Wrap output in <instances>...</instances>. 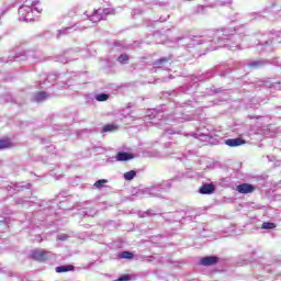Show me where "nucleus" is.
Wrapping results in <instances>:
<instances>
[{
	"instance_id": "f257e3e1",
	"label": "nucleus",
	"mask_w": 281,
	"mask_h": 281,
	"mask_svg": "<svg viewBox=\"0 0 281 281\" xmlns=\"http://www.w3.org/2000/svg\"><path fill=\"white\" fill-rule=\"evenodd\" d=\"M245 36H249V32L245 30V26L237 29L223 27L210 33L209 43L213 42L218 47H225L226 49L236 52V49H240V43H243Z\"/></svg>"
},
{
	"instance_id": "f03ea898",
	"label": "nucleus",
	"mask_w": 281,
	"mask_h": 281,
	"mask_svg": "<svg viewBox=\"0 0 281 281\" xmlns=\"http://www.w3.org/2000/svg\"><path fill=\"white\" fill-rule=\"evenodd\" d=\"M164 111H166V105L162 104L151 111V114L149 115L151 121V124H156L159 126L162 131H165L164 135H177V130L172 127L166 126V122H172L175 120H179V116L177 114H171L167 117V120H164ZM161 117V119H159Z\"/></svg>"
},
{
	"instance_id": "7ed1b4c3",
	"label": "nucleus",
	"mask_w": 281,
	"mask_h": 281,
	"mask_svg": "<svg viewBox=\"0 0 281 281\" xmlns=\"http://www.w3.org/2000/svg\"><path fill=\"white\" fill-rule=\"evenodd\" d=\"M170 188H172V181L166 180L160 183H154L150 187L139 189L136 192V196L140 199L142 196H157L158 199H160L161 194H164V192H168Z\"/></svg>"
},
{
	"instance_id": "20e7f679",
	"label": "nucleus",
	"mask_w": 281,
	"mask_h": 281,
	"mask_svg": "<svg viewBox=\"0 0 281 281\" xmlns=\"http://www.w3.org/2000/svg\"><path fill=\"white\" fill-rule=\"evenodd\" d=\"M40 3L41 2L38 0H35L32 3L25 0L18 11L19 21H22L23 23H31V21H34V12H37L38 14L43 12V9L38 7Z\"/></svg>"
},
{
	"instance_id": "39448f33",
	"label": "nucleus",
	"mask_w": 281,
	"mask_h": 281,
	"mask_svg": "<svg viewBox=\"0 0 281 281\" xmlns=\"http://www.w3.org/2000/svg\"><path fill=\"white\" fill-rule=\"evenodd\" d=\"M41 53H34V52H24L23 54L15 55V56H9L8 59L0 57V63H19V60H27V58H34V60L42 61L43 59L40 58Z\"/></svg>"
},
{
	"instance_id": "423d86ee",
	"label": "nucleus",
	"mask_w": 281,
	"mask_h": 281,
	"mask_svg": "<svg viewBox=\"0 0 281 281\" xmlns=\"http://www.w3.org/2000/svg\"><path fill=\"white\" fill-rule=\"evenodd\" d=\"M56 80H65V75H57L56 72H50L47 77H43L38 85L41 89H49V87L54 86Z\"/></svg>"
},
{
	"instance_id": "0eeeda50",
	"label": "nucleus",
	"mask_w": 281,
	"mask_h": 281,
	"mask_svg": "<svg viewBox=\"0 0 281 281\" xmlns=\"http://www.w3.org/2000/svg\"><path fill=\"white\" fill-rule=\"evenodd\" d=\"M83 14L91 21L92 23H99V21H104L109 14H111V9H98L94 10L93 14H89V12H83Z\"/></svg>"
},
{
	"instance_id": "6e6552de",
	"label": "nucleus",
	"mask_w": 281,
	"mask_h": 281,
	"mask_svg": "<svg viewBox=\"0 0 281 281\" xmlns=\"http://www.w3.org/2000/svg\"><path fill=\"white\" fill-rule=\"evenodd\" d=\"M52 252L43 249H34L31 252L33 260H37L38 262H45V260H49V256Z\"/></svg>"
},
{
	"instance_id": "1a4fd4ad",
	"label": "nucleus",
	"mask_w": 281,
	"mask_h": 281,
	"mask_svg": "<svg viewBox=\"0 0 281 281\" xmlns=\"http://www.w3.org/2000/svg\"><path fill=\"white\" fill-rule=\"evenodd\" d=\"M170 60H172L171 56L161 57L158 60L153 63V71H157V69H168L170 67Z\"/></svg>"
},
{
	"instance_id": "9d476101",
	"label": "nucleus",
	"mask_w": 281,
	"mask_h": 281,
	"mask_svg": "<svg viewBox=\"0 0 281 281\" xmlns=\"http://www.w3.org/2000/svg\"><path fill=\"white\" fill-rule=\"evenodd\" d=\"M76 52L74 50H66L63 55L57 56L56 61L61 63L63 65H67V63L71 60H76Z\"/></svg>"
},
{
	"instance_id": "9b49d317",
	"label": "nucleus",
	"mask_w": 281,
	"mask_h": 281,
	"mask_svg": "<svg viewBox=\"0 0 281 281\" xmlns=\"http://www.w3.org/2000/svg\"><path fill=\"white\" fill-rule=\"evenodd\" d=\"M30 188H32L31 183H27V184H23V182L10 183L7 187V192H9V194H14V192H19V190H23V189L30 190Z\"/></svg>"
},
{
	"instance_id": "f8f14e48",
	"label": "nucleus",
	"mask_w": 281,
	"mask_h": 281,
	"mask_svg": "<svg viewBox=\"0 0 281 281\" xmlns=\"http://www.w3.org/2000/svg\"><path fill=\"white\" fill-rule=\"evenodd\" d=\"M173 42L180 47H190V33H182L180 36L173 38Z\"/></svg>"
},
{
	"instance_id": "ddd939ff",
	"label": "nucleus",
	"mask_w": 281,
	"mask_h": 281,
	"mask_svg": "<svg viewBox=\"0 0 281 281\" xmlns=\"http://www.w3.org/2000/svg\"><path fill=\"white\" fill-rule=\"evenodd\" d=\"M199 194H205V195H210V194H214V192H216V186L214 183H202V186L199 188Z\"/></svg>"
},
{
	"instance_id": "4468645a",
	"label": "nucleus",
	"mask_w": 281,
	"mask_h": 281,
	"mask_svg": "<svg viewBox=\"0 0 281 281\" xmlns=\"http://www.w3.org/2000/svg\"><path fill=\"white\" fill-rule=\"evenodd\" d=\"M236 192L239 194H251L256 192V186L249 183H241L236 187Z\"/></svg>"
},
{
	"instance_id": "2eb2a0df",
	"label": "nucleus",
	"mask_w": 281,
	"mask_h": 281,
	"mask_svg": "<svg viewBox=\"0 0 281 281\" xmlns=\"http://www.w3.org/2000/svg\"><path fill=\"white\" fill-rule=\"evenodd\" d=\"M221 258L217 256H206L200 260V265L202 267H214V265H218Z\"/></svg>"
},
{
	"instance_id": "dca6fc26",
	"label": "nucleus",
	"mask_w": 281,
	"mask_h": 281,
	"mask_svg": "<svg viewBox=\"0 0 281 281\" xmlns=\"http://www.w3.org/2000/svg\"><path fill=\"white\" fill-rule=\"evenodd\" d=\"M115 159L116 161H131V159H135V155L126 151H119Z\"/></svg>"
},
{
	"instance_id": "f3484780",
	"label": "nucleus",
	"mask_w": 281,
	"mask_h": 281,
	"mask_svg": "<svg viewBox=\"0 0 281 281\" xmlns=\"http://www.w3.org/2000/svg\"><path fill=\"white\" fill-rule=\"evenodd\" d=\"M205 43V38L202 36H192L190 35L189 48L196 47V45H203Z\"/></svg>"
},
{
	"instance_id": "a211bd4d",
	"label": "nucleus",
	"mask_w": 281,
	"mask_h": 281,
	"mask_svg": "<svg viewBox=\"0 0 281 281\" xmlns=\"http://www.w3.org/2000/svg\"><path fill=\"white\" fill-rule=\"evenodd\" d=\"M226 146H229L231 148H236V146H243L245 144V140L240 137L237 138H228L225 140Z\"/></svg>"
},
{
	"instance_id": "6ab92c4d",
	"label": "nucleus",
	"mask_w": 281,
	"mask_h": 281,
	"mask_svg": "<svg viewBox=\"0 0 281 281\" xmlns=\"http://www.w3.org/2000/svg\"><path fill=\"white\" fill-rule=\"evenodd\" d=\"M19 3H25V0H10L8 8L1 11V16H4L8 12H10V10H12V8H15V5H19Z\"/></svg>"
},
{
	"instance_id": "aec40b11",
	"label": "nucleus",
	"mask_w": 281,
	"mask_h": 281,
	"mask_svg": "<svg viewBox=\"0 0 281 281\" xmlns=\"http://www.w3.org/2000/svg\"><path fill=\"white\" fill-rule=\"evenodd\" d=\"M48 98L49 94L45 91L36 92L32 98V102H45Z\"/></svg>"
},
{
	"instance_id": "412c9836",
	"label": "nucleus",
	"mask_w": 281,
	"mask_h": 281,
	"mask_svg": "<svg viewBox=\"0 0 281 281\" xmlns=\"http://www.w3.org/2000/svg\"><path fill=\"white\" fill-rule=\"evenodd\" d=\"M265 65H269V61H267V60H252V61L247 63V66L250 67V69H260V67H265Z\"/></svg>"
},
{
	"instance_id": "4be33fe9",
	"label": "nucleus",
	"mask_w": 281,
	"mask_h": 281,
	"mask_svg": "<svg viewBox=\"0 0 281 281\" xmlns=\"http://www.w3.org/2000/svg\"><path fill=\"white\" fill-rule=\"evenodd\" d=\"M71 30L82 31V30H85V27L80 29V27H78V25L75 24L74 26H68V27L61 29V30L58 31L57 38H60V36H65L67 34H69V32H71Z\"/></svg>"
},
{
	"instance_id": "5701e85b",
	"label": "nucleus",
	"mask_w": 281,
	"mask_h": 281,
	"mask_svg": "<svg viewBox=\"0 0 281 281\" xmlns=\"http://www.w3.org/2000/svg\"><path fill=\"white\" fill-rule=\"evenodd\" d=\"M273 45L272 41H266L265 43H259L257 47L260 49V52H273Z\"/></svg>"
},
{
	"instance_id": "b1692460",
	"label": "nucleus",
	"mask_w": 281,
	"mask_h": 281,
	"mask_svg": "<svg viewBox=\"0 0 281 281\" xmlns=\"http://www.w3.org/2000/svg\"><path fill=\"white\" fill-rule=\"evenodd\" d=\"M76 267L72 265H64V266H58L55 268L56 273H68V271H74Z\"/></svg>"
},
{
	"instance_id": "393cba45",
	"label": "nucleus",
	"mask_w": 281,
	"mask_h": 281,
	"mask_svg": "<svg viewBox=\"0 0 281 281\" xmlns=\"http://www.w3.org/2000/svg\"><path fill=\"white\" fill-rule=\"evenodd\" d=\"M196 220V212L191 211L186 213V216L182 217V223H192V221Z\"/></svg>"
},
{
	"instance_id": "a878e982",
	"label": "nucleus",
	"mask_w": 281,
	"mask_h": 281,
	"mask_svg": "<svg viewBox=\"0 0 281 281\" xmlns=\"http://www.w3.org/2000/svg\"><path fill=\"white\" fill-rule=\"evenodd\" d=\"M117 125L111 123L106 124L102 127L101 133H114V131H117Z\"/></svg>"
},
{
	"instance_id": "bb28decb",
	"label": "nucleus",
	"mask_w": 281,
	"mask_h": 281,
	"mask_svg": "<svg viewBox=\"0 0 281 281\" xmlns=\"http://www.w3.org/2000/svg\"><path fill=\"white\" fill-rule=\"evenodd\" d=\"M134 256L135 255L128 250H124L119 254V258H121L122 260H132Z\"/></svg>"
},
{
	"instance_id": "cd10ccee",
	"label": "nucleus",
	"mask_w": 281,
	"mask_h": 281,
	"mask_svg": "<svg viewBox=\"0 0 281 281\" xmlns=\"http://www.w3.org/2000/svg\"><path fill=\"white\" fill-rule=\"evenodd\" d=\"M125 181H133L137 177V171L130 170L123 175Z\"/></svg>"
},
{
	"instance_id": "c85d7f7f",
	"label": "nucleus",
	"mask_w": 281,
	"mask_h": 281,
	"mask_svg": "<svg viewBox=\"0 0 281 281\" xmlns=\"http://www.w3.org/2000/svg\"><path fill=\"white\" fill-rule=\"evenodd\" d=\"M15 203H16V205H23V206H25V205H32V201L29 200L27 198H18V199L15 200Z\"/></svg>"
},
{
	"instance_id": "c756f323",
	"label": "nucleus",
	"mask_w": 281,
	"mask_h": 281,
	"mask_svg": "<svg viewBox=\"0 0 281 281\" xmlns=\"http://www.w3.org/2000/svg\"><path fill=\"white\" fill-rule=\"evenodd\" d=\"M261 229H276V223L273 222H263Z\"/></svg>"
},
{
	"instance_id": "7c9ffc66",
	"label": "nucleus",
	"mask_w": 281,
	"mask_h": 281,
	"mask_svg": "<svg viewBox=\"0 0 281 281\" xmlns=\"http://www.w3.org/2000/svg\"><path fill=\"white\" fill-rule=\"evenodd\" d=\"M97 102H106L109 100V94L106 93H99L95 95Z\"/></svg>"
},
{
	"instance_id": "2f4dec72",
	"label": "nucleus",
	"mask_w": 281,
	"mask_h": 281,
	"mask_svg": "<svg viewBox=\"0 0 281 281\" xmlns=\"http://www.w3.org/2000/svg\"><path fill=\"white\" fill-rule=\"evenodd\" d=\"M117 60L121 65H128V55L122 54L117 57Z\"/></svg>"
},
{
	"instance_id": "473e14b6",
	"label": "nucleus",
	"mask_w": 281,
	"mask_h": 281,
	"mask_svg": "<svg viewBox=\"0 0 281 281\" xmlns=\"http://www.w3.org/2000/svg\"><path fill=\"white\" fill-rule=\"evenodd\" d=\"M10 140L0 139V150H5V148H10Z\"/></svg>"
},
{
	"instance_id": "72a5a7b5",
	"label": "nucleus",
	"mask_w": 281,
	"mask_h": 281,
	"mask_svg": "<svg viewBox=\"0 0 281 281\" xmlns=\"http://www.w3.org/2000/svg\"><path fill=\"white\" fill-rule=\"evenodd\" d=\"M104 183H109V180L106 179H100L98 181L94 182V188L100 189V188H104Z\"/></svg>"
},
{
	"instance_id": "f704fd0d",
	"label": "nucleus",
	"mask_w": 281,
	"mask_h": 281,
	"mask_svg": "<svg viewBox=\"0 0 281 281\" xmlns=\"http://www.w3.org/2000/svg\"><path fill=\"white\" fill-rule=\"evenodd\" d=\"M85 216H95L98 214V210L95 209H86L83 211Z\"/></svg>"
},
{
	"instance_id": "c9c22d12",
	"label": "nucleus",
	"mask_w": 281,
	"mask_h": 281,
	"mask_svg": "<svg viewBox=\"0 0 281 281\" xmlns=\"http://www.w3.org/2000/svg\"><path fill=\"white\" fill-rule=\"evenodd\" d=\"M8 224H5V216H0V232H5Z\"/></svg>"
},
{
	"instance_id": "e433bc0d",
	"label": "nucleus",
	"mask_w": 281,
	"mask_h": 281,
	"mask_svg": "<svg viewBox=\"0 0 281 281\" xmlns=\"http://www.w3.org/2000/svg\"><path fill=\"white\" fill-rule=\"evenodd\" d=\"M210 78H214V72H212V70L203 74L202 77H200V80H210Z\"/></svg>"
},
{
	"instance_id": "4c0bfd02",
	"label": "nucleus",
	"mask_w": 281,
	"mask_h": 281,
	"mask_svg": "<svg viewBox=\"0 0 281 281\" xmlns=\"http://www.w3.org/2000/svg\"><path fill=\"white\" fill-rule=\"evenodd\" d=\"M273 269H276V263H268L263 267V271L268 273H273Z\"/></svg>"
},
{
	"instance_id": "58836bf2",
	"label": "nucleus",
	"mask_w": 281,
	"mask_h": 281,
	"mask_svg": "<svg viewBox=\"0 0 281 281\" xmlns=\"http://www.w3.org/2000/svg\"><path fill=\"white\" fill-rule=\"evenodd\" d=\"M68 239H69V235H67V234L57 235V240L65 241V240H68Z\"/></svg>"
},
{
	"instance_id": "ea45409f",
	"label": "nucleus",
	"mask_w": 281,
	"mask_h": 281,
	"mask_svg": "<svg viewBox=\"0 0 281 281\" xmlns=\"http://www.w3.org/2000/svg\"><path fill=\"white\" fill-rule=\"evenodd\" d=\"M274 65V67H281V64L278 59H272L271 61H268V65Z\"/></svg>"
},
{
	"instance_id": "a19ab883",
	"label": "nucleus",
	"mask_w": 281,
	"mask_h": 281,
	"mask_svg": "<svg viewBox=\"0 0 281 281\" xmlns=\"http://www.w3.org/2000/svg\"><path fill=\"white\" fill-rule=\"evenodd\" d=\"M2 273H4L5 276L12 277V270L8 269V268H2L1 269Z\"/></svg>"
},
{
	"instance_id": "79ce46f5",
	"label": "nucleus",
	"mask_w": 281,
	"mask_h": 281,
	"mask_svg": "<svg viewBox=\"0 0 281 281\" xmlns=\"http://www.w3.org/2000/svg\"><path fill=\"white\" fill-rule=\"evenodd\" d=\"M154 215H155V213H153V211H146V212H144V213L140 215V217L144 218L145 216H154Z\"/></svg>"
},
{
	"instance_id": "37998d69",
	"label": "nucleus",
	"mask_w": 281,
	"mask_h": 281,
	"mask_svg": "<svg viewBox=\"0 0 281 281\" xmlns=\"http://www.w3.org/2000/svg\"><path fill=\"white\" fill-rule=\"evenodd\" d=\"M249 262L251 261L244 259L243 261H238L237 265H239V267H245V265H249Z\"/></svg>"
},
{
	"instance_id": "c03bdc74",
	"label": "nucleus",
	"mask_w": 281,
	"mask_h": 281,
	"mask_svg": "<svg viewBox=\"0 0 281 281\" xmlns=\"http://www.w3.org/2000/svg\"><path fill=\"white\" fill-rule=\"evenodd\" d=\"M12 213V210H10V207H4L2 210V214H5L7 216L10 215Z\"/></svg>"
},
{
	"instance_id": "a18cd8bd",
	"label": "nucleus",
	"mask_w": 281,
	"mask_h": 281,
	"mask_svg": "<svg viewBox=\"0 0 281 281\" xmlns=\"http://www.w3.org/2000/svg\"><path fill=\"white\" fill-rule=\"evenodd\" d=\"M248 16H250V19H258L260 18V13H250Z\"/></svg>"
},
{
	"instance_id": "49530a36",
	"label": "nucleus",
	"mask_w": 281,
	"mask_h": 281,
	"mask_svg": "<svg viewBox=\"0 0 281 281\" xmlns=\"http://www.w3.org/2000/svg\"><path fill=\"white\" fill-rule=\"evenodd\" d=\"M132 14L135 16V14H142V9H134Z\"/></svg>"
},
{
	"instance_id": "de8ad7c7",
	"label": "nucleus",
	"mask_w": 281,
	"mask_h": 281,
	"mask_svg": "<svg viewBox=\"0 0 281 281\" xmlns=\"http://www.w3.org/2000/svg\"><path fill=\"white\" fill-rule=\"evenodd\" d=\"M168 19H170V15H167L166 18L160 16L159 21L160 23H165V21H168Z\"/></svg>"
},
{
	"instance_id": "09e8293b",
	"label": "nucleus",
	"mask_w": 281,
	"mask_h": 281,
	"mask_svg": "<svg viewBox=\"0 0 281 281\" xmlns=\"http://www.w3.org/2000/svg\"><path fill=\"white\" fill-rule=\"evenodd\" d=\"M154 5H159V1L158 0H153L151 2Z\"/></svg>"
},
{
	"instance_id": "8fccbe9b",
	"label": "nucleus",
	"mask_w": 281,
	"mask_h": 281,
	"mask_svg": "<svg viewBox=\"0 0 281 281\" xmlns=\"http://www.w3.org/2000/svg\"><path fill=\"white\" fill-rule=\"evenodd\" d=\"M114 45H115V47H119L120 46V42H115Z\"/></svg>"
},
{
	"instance_id": "3c124183",
	"label": "nucleus",
	"mask_w": 281,
	"mask_h": 281,
	"mask_svg": "<svg viewBox=\"0 0 281 281\" xmlns=\"http://www.w3.org/2000/svg\"><path fill=\"white\" fill-rule=\"evenodd\" d=\"M42 144H47V139H42Z\"/></svg>"
},
{
	"instance_id": "603ef678",
	"label": "nucleus",
	"mask_w": 281,
	"mask_h": 281,
	"mask_svg": "<svg viewBox=\"0 0 281 281\" xmlns=\"http://www.w3.org/2000/svg\"><path fill=\"white\" fill-rule=\"evenodd\" d=\"M1 41H3V36H0V43H1Z\"/></svg>"
},
{
	"instance_id": "864d4df0",
	"label": "nucleus",
	"mask_w": 281,
	"mask_h": 281,
	"mask_svg": "<svg viewBox=\"0 0 281 281\" xmlns=\"http://www.w3.org/2000/svg\"><path fill=\"white\" fill-rule=\"evenodd\" d=\"M127 108L131 109V103H128Z\"/></svg>"
},
{
	"instance_id": "5fc2aeb1",
	"label": "nucleus",
	"mask_w": 281,
	"mask_h": 281,
	"mask_svg": "<svg viewBox=\"0 0 281 281\" xmlns=\"http://www.w3.org/2000/svg\"><path fill=\"white\" fill-rule=\"evenodd\" d=\"M87 203H89V202H83V205H87Z\"/></svg>"
},
{
	"instance_id": "6e6d98bb",
	"label": "nucleus",
	"mask_w": 281,
	"mask_h": 281,
	"mask_svg": "<svg viewBox=\"0 0 281 281\" xmlns=\"http://www.w3.org/2000/svg\"><path fill=\"white\" fill-rule=\"evenodd\" d=\"M145 1V3H150V2H148V1H146V0H144Z\"/></svg>"
},
{
	"instance_id": "4d7b16f0",
	"label": "nucleus",
	"mask_w": 281,
	"mask_h": 281,
	"mask_svg": "<svg viewBox=\"0 0 281 281\" xmlns=\"http://www.w3.org/2000/svg\"><path fill=\"white\" fill-rule=\"evenodd\" d=\"M69 16H74V14L69 13Z\"/></svg>"
},
{
	"instance_id": "13d9d810",
	"label": "nucleus",
	"mask_w": 281,
	"mask_h": 281,
	"mask_svg": "<svg viewBox=\"0 0 281 281\" xmlns=\"http://www.w3.org/2000/svg\"><path fill=\"white\" fill-rule=\"evenodd\" d=\"M1 16H2V15H0V25H1Z\"/></svg>"
},
{
	"instance_id": "bf43d9fd",
	"label": "nucleus",
	"mask_w": 281,
	"mask_h": 281,
	"mask_svg": "<svg viewBox=\"0 0 281 281\" xmlns=\"http://www.w3.org/2000/svg\"><path fill=\"white\" fill-rule=\"evenodd\" d=\"M270 89H271V87H273V86H268Z\"/></svg>"
},
{
	"instance_id": "052dcab7",
	"label": "nucleus",
	"mask_w": 281,
	"mask_h": 281,
	"mask_svg": "<svg viewBox=\"0 0 281 281\" xmlns=\"http://www.w3.org/2000/svg\"><path fill=\"white\" fill-rule=\"evenodd\" d=\"M277 109H281V106H277Z\"/></svg>"
},
{
	"instance_id": "680f3d73",
	"label": "nucleus",
	"mask_w": 281,
	"mask_h": 281,
	"mask_svg": "<svg viewBox=\"0 0 281 281\" xmlns=\"http://www.w3.org/2000/svg\"><path fill=\"white\" fill-rule=\"evenodd\" d=\"M48 148H52V146H48Z\"/></svg>"
}]
</instances>
